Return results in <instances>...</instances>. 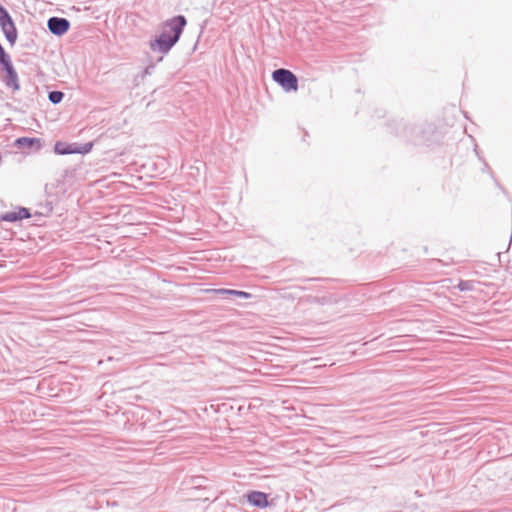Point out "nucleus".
Masks as SVG:
<instances>
[{
    "mask_svg": "<svg viewBox=\"0 0 512 512\" xmlns=\"http://www.w3.org/2000/svg\"><path fill=\"white\" fill-rule=\"evenodd\" d=\"M217 295L222 296H232V297H239L242 299H250L252 298V294L246 291L242 290H234V289H226V288H219V289H213L212 290Z\"/></svg>",
    "mask_w": 512,
    "mask_h": 512,
    "instance_id": "9",
    "label": "nucleus"
},
{
    "mask_svg": "<svg viewBox=\"0 0 512 512\" xmlns=\"http://www.w3.org/2000/svg\"><path fill=\"white\" fill-rule=\"evenodd\" d=\"M126 224H130V223L127 222ZM137 224L142 225V224H147V223L146 222H138Z\"/></svg>",
    "mask_w": 512,
    "mask_h": 512,
    "instance_id": "17",
    "label": "nucleus"
},
{
    "mask_svg": "<svg viewBox=\"0 0 512 512\" xmlns=\"http://www.w3.org/2000/svg\"><path fill=\"white\" fill-rule=\"evenodd\" d=\"M457 288L459 291H471L474 288V284L472 281L469 280H460L457 284Z\"/></svg>",
    "mask_w": 512,
    "mask_h": 512,
    "instance_id": "15",
    "label": "nucleus"
},
{
    "mask_svg": "<svg viewBox=\"0 0 512 512\" xmlns=\"http://www.w3.org/2000/svg\"><path fill=\"white\" fill-rule=\"evenodd\" d=\"M32 215L28 208L16 207L13 211H8L0 215V221L3 222H17L23 219L30 218Z\"/></svg>",
    "mask_w": 512,
    "mask_h": 512,
    "instance_id": "6",
    "label": "nucleus"
},
{
    "mask_svg": "<svg viewBox=\"0 0 512 512\" xmlns=\"http://www.w3.org/2000/svg\"><path fill=\"white\" fill-rule=\"evenodd\" d=\"M432 132L433 127L430 124H401L398 134L414 144H428L430 141L428 134Z\"/></svg>",
    "mask_w": 512,
    "mask_h": 512,
    "instance_id": "2",
    "label": "nucleus"
},
{
    "mask_svg": "<svg viewBox=\"0 0 512 512\" xmlns=\"http://www.w3.org/2000/svg\"><path fill=\"white\" fill-rule=\"evenodd\" d=\"M272 79L286 92L297 91L298 89V78L288 69L279 68L274 70Z\"/></svg>",
    "mask_w": 512,
    "mask_h": 512,
    "instance_id": "3",
    "label": "nucleus"
},
{
    "mask_svg": "<svg viewBox=\"0 0 512 512\" xmlns=\"http://www.w3.org/2000/svg\"><path fill=\"white\" fill-rule=\"evenodd\" d=\"M64 93L61 91H51L48 94V99L53 104H58L62 101Z\"/></svg>",
    "mask_w": 512,
    "mask_h": 512,
    "instance_id": "13",
    "label": "nucleus"
},
{
    "mask_svg": "<svg viewBox=\"0 0 512 512\" xmlns=\"http://www.w3.org/2000/svg\"><path fill=\"white\" fill-rule=\"evenodd\" d=\"M92 148H93L92 142H87L84 144H77L76 154H87L92 150Z\"/></svg>",
    "mask_w": 512,
    "mask_h": 512,
    "instance_id": "14",
    "label": "nucleus"
},
{
    "mask_svg": "<svg viewBox=\"0 0 512 512\" xmlns=\"http://www.w3.org/2000/svg\"><path fill=\"white\" fill-rule=\"evenodd\" d=\"M0 27L6 40L13 46L17 40V29L8 10L0 4Z\"/></svg>",
    "mask_w": 512,
    "mask_h": 512,
    "instance_id": "4",
    "label": "nucleus"
},
{
    "mask_svg": "<svg viewBox=\"0 0 512 512\" xmlns=\"http://www.w3.org/2000/svg\"><path fill=\"white\" fill-rule=\"evenodd\" d=\"M47 27L53 35L62 36L69 30L70 22L66 18L53 16L48 19Z\"/></svg>",
    "mask_w": 512,
    "mask_h": 512,
    "instance_id": "5",
    "label": "nucleus"
},
{
    "mask_svg": "<svg viewBox=\"0 0 512 512\" xmlns=\"http://www.w3.org/2000/svg\"><path fill=\"white\" fill-rule=\"evenodd\" d=\"M0 53H6L5 49L3 48V46L0 44Z\"/></svg>",
    "mask_w": 512,
    "mask_h": 512,
    "instance_id": "16",
    "label": "nucleus"
},
{
    "mask_svg": "<svg viewBox=\"0 0 512 512\" xmlns=\"http://www.w3.org/2000/svg\"><path fill=\"white\" fill-rule=\"evenodd\" d=\"M15 146L19 149H40L41 143L38 138L20 137L15 140Z\"/></svg>",
    "mask_w": 512,
    "mask_h": 512,
    "instance_id": "8",
    "label": "nucleus"
},
{
    "mask_svg": "<svg viewBox=\"0 0 512 512\" xmlns=\"http://www.w3.org/2000/svg\"><path fill=\"white\" fill-rule=\"evenodd\" d=\"M4 72L6 74L5 78H4L5 85L9 88H12L15 91L19 90L20 89L19 78H18V74H17L15 68L13 67Z\"/></svg>",
    "mask_w": 512,
    "mask_h": 512,
    "instance_id": "10",
    "label": "nucleus"
},
{
    "mask_svg": "<svg viewBox=\"0 0 512 512\" xmlns=\"http://www.w3.org/2000/svg\"><path fill=\"white\" fill-rule=\"evenodd\" d=\"M77 143H65L62 141H57L54 145V151L59 155H70L76 154Z\"/></svg>",
    "mask_w": 512,
    "mask_h": 512,
    "instance_id": "11",
    "label": "nucleus"
},
{
    "mask_svg": "<svg viewBox=\"0 0 512 512\" xmlns=\"http://www.w3.org/2000/svg\"><path fill=\"white\" fill-rule=\"evenodd\" d=\"M187 20L183 15L174 16L162 24V31L149 42V48L153 52L167 54L179 41Z\"/></svg>",
    "mask_w": 512,
    "mask_h": 512,
    "instance_id": "1",
    "label": "nucleus"
},
{
    "mask_svg": "<svg viewBox=\"0 0 512 512\" xmlns=\"http://www.w3.org/2000/svg\"><path fill=\"white\" fill-rule=\"evenodd\" d=\"M0 66L3 71L9 70L14 67L11 57L7 52L0 53Z\"/></svg>",
    "mask_w": 512,
    "mask_h": 512,
    "instance_id": "12",
    "label": "nucleus"
},
{
    "mask_svg": "<svg viewBox=\"0 0 512 512\" xmlns=\"http://www.w3.org/2000/svg\"><path fill=\"white\" fill-rule=\"evenodd\" d=\"M247 502L254 507L264 509L269 506L268 494L262 491H248L245 494Z\"/></svg>",
    "mask_w": 512,
    "mask_h": 512,
    "instance_id": "7",
    "label": "nucleus"
}]
</instances>
